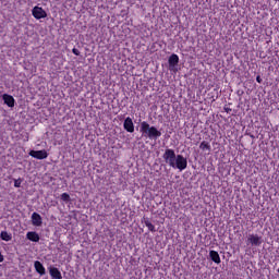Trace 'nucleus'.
<instances>
[{"label": "nucleus", "mask_w": 279, "mask_h": 279, "mask_svg": "<svg viewBox=\"0 0 279 279\" xmlns=\"http://www.w3.org/2000/svg\"><path fill=\"white\" fill-rule=\"evenodd\" d=\"M162 158L172 169L184 171L189 167V160L182 155H175V150L171 148L165 150Z\"/></svg>", "instance_id": "obj_1"}, {"label": "nucleus", "mask_w": 279, "mask_h": 279, "mask_svg": "<svg viewBox=\"0 0 279 279\" xmlns=\"http://www.w3.org/2000/svg\"><path fill=\"white\" fill-rule=\"evenodd\" d=\"M140 132L144 138H149L150 141H158V138L162 136V132H160L156 126L149 125L146 121L141 123Z\"/></svg>", "instance_id": "obj_2"}, {"label": "nucleus", "mask_w": 279, "mask_h": 279, "mask_svg": "<svg viewBox=\"0 0 279 279\" xmlns=\"http://www.w3.org/2000/svg\"><path fill=\"white\" fill-rule=\"evenodd\" d=\"M169 71H173L174 73L178 71V64H180V57L178 54L172 53L168 59Z\"/></svg>", "instance_id": "obj_3"}, {"label": "nucleus", "mask_w": 279, "mask_h": 279, "mask_svg": "<svg viewBox=\"0 0 279 279\" xmlns=\"http://www.w3.org/2000/svg\"><path fill=\"white\" fill-rule=\"evenodd\" d=\"M28 156H32V158H36V160H45L46 158L49 157V154L45 149H41V150H31L28 153Z\"/></svg>", "instance_id": "obj_4"}, {"label": "nucleus", "mask_w": 279, "mask_h": 279, "mask_svg": "<svg viewBox=\"0 0 279 279\" xmlns=\"http://www.w3.org/2000/svg\"><path fill=\"white\" fill-rule=\"evenodd\" d=\"M32 14L37 21H40V19H47V11H45L41 7H35L32 10Z\"/></svg>", "instance_id": "obj_5"}, {"label": "nucleus", "mask_w": 279, "mask_h": 279, "mask_svg": "<svg viewBox=\"0 0 279 279\" xmlns=\"http://www.w3.org/2000/svg\"><path fill=\"white\" fill-rule=\"evenodd\" d=\"M247 241L251 245L258 247L263 244V236H258V234H250Z\"/></svg>", "instance_id": "obj_6"}, {"label": "nucleus", "mask_w": 279, "mask_h": 279, "mask_svg": "<svg viewBox=\"0 0 279 279\" xmlns=\"http://www.w3.org/2000/svg\"><path fill=\"white\" fill-rule=\"evenodd\" d=\"M123 129L125 130V132L134 134V121H132V118L128 117L126 119H124Z\"/></svg>", "instance_id": "obj_7"}, {"label": "nucleus", "mask_w": 279, "mask_h": 279, "mask_svg": "<svg viewBox=\"0 0 279 279\" xmlns=\"http://www.w3.org/2000/svg\"><path fill=\"white\" fill-rule=\"evenodd\" d=\"M2 100L9 108H14V105L16 104V100L14 99V96L10 94H3Z\"/></svg>", "instance_id": "obj_8"}, {"label": "nucleus", "mask_w": 279, "mask_h": 279, "mask_svg": "<svg viewBox=\"0 0 279 279\" xmlns=\"http://www.w3.org/2000/svg\"><path fill=\"white\" fill-rule=\"evenodd\" d=\"M31 219H32L33 226H37L38 228L43 226V217L40 216V214L33 213Z\"/></svg>", "instance_id": "obj_9"}, {"label": "nucleus", "mask_w": 279, "mask_h": 279, "mask_svg": "<svg viewBox=\"0 0 279 279\" xmlns=\"http://www.w3.org/2000/svg\"><path fill=\"white\" fill-rule=\"evenodd\" d=\"M26 239L33 243H38V241H40V235L36 231H28L26 233Z\"/></svg>", "instance_id": "obj_10"}, {"label": "nucleus", "mask_w": 279, "mask_h": 279, "mask_svg": "<svg viewBox=\"0 0 279 279\" xmlns=\"http://www.w3.org/2000/svg\"><path fill=\"white\" fill-rule=\"evenodd\" d=\"M34 267H35L36 272L39 274V276H45V274H47L45 266L39 260L34 262Z\"/></svg>", "instance_id": "obj_11"}, {"label": "nucleus", "mask_w": 279, "mask_h": 279, "mask_svg": "<svg viewBox=\"0 0 279 279\" xmlns=\"http://www.w3.org/2000/svg\"><path fill=\"white\" fill-rule=\"evenodd\" d=\"M48 269L52 279H62V272H60V269L53 266H50Z\"/></svg>", "instance_id": "obj_12"}, {"label": "nucleus", "mask_w": 279, "mask_h": 279, "mask_svg": "<svg viewBox=\"0 0 279 279\" xmlns=\"http://www.w3.org/2000/svg\"><path fill=\"white\" fill-rule=\"evenodd\" d=\"M209 258L210 260H213V263H216V265H219L221 263V257L219 256V253L217 251H210Z\"/></svg>", "instance_id": "obj_13"}, {"label": "nucleus", "mask_w": 279, "mask_h": 279, "mask_svg": "<svg viewBox=\"0 0 279 279\" xmlns=\"http://www.w3.org/2000/svg\"><path fill=\"white\" fill-rule=\"evenodd\" d=\"M0 239L2 241H12V234L8 233V231H1Z\"/></svg>", "instance_id": "obj_14"}, {"label": "nucleus", "mask_w": 279, "mask_h": 279, "mask_svg": "<svg viewBox=\"0 0 279 279\" xmlns=\"http://www.w3.org/2000/svg\"><path fill=\"white\" fill-rule=\"evenodd\" d=\"M144 223L150 232H156V227L147 218H144Z\"/></svg>", "instance_id": "obj_15"}, {"label": "nucleus", "mask_w": 279, "mask_h": 279, "mask_svg": "<svg viewBox=\"0 0 279 279\" xmlns=\"http://www.w3.org/2000/svg\"><path fill=\"white\" fill-rule=\"evenodd\" d=\"M199 149L203 151H210V144L206 141H203L199 145Z\"/></svg>", "instance_id": "obj_16"}, {"label": "nucleus", "mask_w": 279, "mask_h": 279, "mask_svg": "<svg viewBox=\"0 0 279 279\" xmlns=\"http://www.w3.org/2000/svg\"><path fill=\"white\" fill-rule=\"evenodd\" d=\"M61 199L62 202H65L66 204H69V202H71V195H69V193H63L61 194Z\"/></svg>", "instance_id": "obj_17"}, {"label": "nucleus", "mask_w": 279, "mask_h": 279, "mask_svg": "<svg viewBox=\"0 0 279 279\" xmlns=\"http://www.w3.org/2000/svg\"><path fill=\"white\" fill-rule=\"evenodd\" d=\"M23 183V179H14V186L15 189H21V184Z\"/></svg>", "instance_id": "obj_18"}, {"label": "nucleus", "mask_w": 279, "mask_h": 279, "mask_svg": "<svg viewBox=\"0 0 279 279\" xmlns=\"http://www.w3.org/2000/svg\"><path fill=\"white\" fill-rule=\"evenodd\" d=\"M72 53H74V56H80V51L77 50V48H73Z\"/></svg>", "instance_id": "obj_19"}, {"label": "nucleus", "mask_w": 279, "mask_h": 279, "mask_svg": "<svg viewBox=\"0 0 279 279\" xmlns=\"http://www.w3.org/2000/svg\"><path fill=\"white\" fill-rule=\"evenodd\" d=\"M256 82H257L258 84H263V78L260 77V75H257V76H256Z\"/></svg>", "instance_id": "obj_20"}, {"label": "nucleus", "mask_w": 279, "mask_h": 279, "mask_svg": "<svg viewBox=\"0 0 279 279\" xmlns=\"http://www.w3.org/2000/svg\"><path fill=\"white\" fill-rule=\"evenodd\" d=\"M225 112L230 113V112H232V109H231V108H228V107H225Z\"/></svg>", "instance_id": "obj_21"}, {"label": "nucleus", "mask_w": 279, "mask_h": 279, "mask_svg": "<svg viewBox=\"0 0 279 279\" xmlns=\"http://www.w3.org/2000/svg\"><path fill=\"white\" fill-rule=\"evenodd\" d=\"M0 263H3V256L1 253H0Z\"/></svg>", "instance_id": "obj_22"}, {"label": "nucleus", "mask_w": 279, "mask_h": 279, "mask_svg": "<svg viewBox=\"0 0 279 279\" xmlns=\"http://www.w3.org/2000/svg\"><path fill=\"white\" fill-rule=\"evenodd\" d=\"M248 136H251L252 138H256L254 135H252V134H248Z\"/></svg>", "instance_id": "obj_23"}, {"label": "nucleus", "mask_w": 279, "mask_h": 279, "mask_svg": "<svg viewBox=\"0 0 279 279\" xmlns=\"http://www.w3.org/2000/svg\"><path fill=\"white\" fill-rule=\"evenodd\" d=\"M277 274H279V268L277 269Z\"/></svg>", "instance_id": "obj_24"}]
</instances>
